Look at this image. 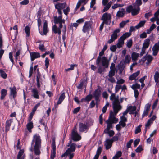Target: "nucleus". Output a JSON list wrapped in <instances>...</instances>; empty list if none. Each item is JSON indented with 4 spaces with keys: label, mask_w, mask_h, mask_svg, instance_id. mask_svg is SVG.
<instances>
[{
    "label": "nucleus",
    "mask_w": 159,
    "mask_h": 159,
    "mask_svg": "<svg viewBox=\"0 0 159 159\" xmlns=\"http://www.w3.org/2000/svg\"><path fill=\"white\" fill-rule=\"evenodd\" d=\"M93 97V96L92 94H89L87 95L85 98V102H89L91 100Z\"/></svg>",
    "instance_id": "obj_42"
},
{
    "label": "nucleus",
    "mask_w": 159,
    "mask_h": 159,
    "mask_svg": "<svg viewBox=\"0 0 159 159\" xmlns=\"http://www.w3.org/2000/svg\"><path fill=\"white\" fill-rule=\"evenodd\" d=\"M128 107H130V109L129 110V113L131 114H134V111L136 110V107L135 106H130Z\"/></svg>",
    "instance_id": "obj_33"
},
{
    "label": "nucleus",
    "mask_w": 159,
    "mask_h": 159,
    "mask_svg": "<svg viewBox=\"0 0 159 159\" xmlns=\"http://www.w3.org/2000/svg\"><path fill=\"white\" fill-rule=\"evenodd\" d=\"M29 3V0H24L20 2V4L21 5H26Z\"/></svg>",
    "instance_id": "obj_63"
},
{
    "label": "nucleus",
    "mask_w": 159,
    "mask_h": 159,
    "mask_svg": "<svg viewBox=\"0 0 159 159\" xmlns=\"http://www.w3.org/2000/svg\"><path fill=\"white\" fill-rule=\"evenodd\" d=\"M10 95L13 96V98L15 100V98L16 97V94L17 93L16 87L15 86L13 88L10 87Z\"/></svg>",
    "instance_id": "obj_14"
},
{
    "label": "nucleus",
    "mask_w": 159,
    "mask_h": 159,
    "mask_svg": "<svg viewBox=\"0 0 159 159\" xmlns=\"http://www.w3.org/2000/svg\"><path fill=\"white\" fill-rule=\"evenodd\" d=\"M70 9L69 7H67L65 9L63 10V11L64 14L66 15L67 16L68 13L70 12Z\"/></svg>",
    "instance_id": "obj_50"
},
{
    "label": "nucleus",
    "mask_w": 159,
    "mask_h": 159,
    "mask_svg": "<svg viewBox=\"0 0 159 159\" xmlns=\"http://www.w3.org/2000/svg\"><path fill=\"white\" fill-rule=\"evenodd\" d=\"M76 129V126L74 127L71 133V139L74 141H79L81 139V136L79 135L77 132Z\"/></svg>",
    "instance_id": "obj_5"
},
{
    "label": "nucleus",
    "mask_w": 159,
    "mask_h": 159,
    "mask_svg": "<svg viewBox=\"0 0 159 159\" xmlns=\"http://www.w3.org/2000/svg\"><path fill=\"white\" fill-rule=\"evenodd\" d=\"M131 61V57L129 55H126L125 57V59L123 62L125 64L129 63Z\"/></svg>",
    "instance_id": "obj_34"
},
{
    "label": "nucleus",
    "mask_w": 159,
    "mask_h": 159,
    "mask_svg": "<svg viewBox=\"0 0 159 159\" xmlns=\"http://www.w3.org/2000/svg\"><path fill=\"white\" fill-rule=\"evenodd\" d=\"M153 59L152 57L150 55H148L147 56H145L143 58V61H145V60H147V62H146V64L148 65L151 62Z\"/></svg>",
    "instance_id": "obj_21"
},
{
    "label": "nucleus",
    "mask_w": 159,
    "mask_h": 159,
    "mask_svg": "<svg viewBox=\"0 0 159 159\" xmlns=\"http://www.w3.org/2000/svg\"><path fill=\"white\" fill-rule=\"evenodd\" d=\"M102 148L101 147L99 146L97 150V152H96V154H97L100 155L101 154L102 151Z\"/></svg>",
    "instance_id": "obj_54"
},
{
    "label": "nucleus",
    "mask_w": 159,
    "mask_h": 159,
    "mask_svg": "<svg viewBox=\"0 0 159 159\" xmlns=\"http://www.w3.org/2000/svg\"><path fill=\"white\" fill-rule=\"evenodd\" d=\"M65 98V93L63 92L60 96L57 103V105L61 104Z\"/></svg>",
    "instance_id": "obj_18"
},
{
    "label": "nucleus",
    "mask_w": 159,
    "mask_h": 159,
    "mask_svg": "<svg viewBox=\"0 0 159 159\" xmlns=\"http://www.w3.org/2000/svg\"><path fill=\"white\" fill-rule=\"evenodd\" d=\"M66 146L69 147V148L66 151L70 154L75 151L76 148V144L75 143H72L71 140H70Z\"/></svg>",
    "instance_id": "obj_8"
},
{
    "label": "nucleus",
    "mask_w": 159,
    "mask_h": 159,
    "mask_svg": "<svg viewBox=\"0 0 159 159\" xmlns=\"http://www.w3.org/2000/svg\"><path fill=\"white\" fill-rule=\"evenodd\" d=\"M49 65V60L48 59L47 57L45 58V66L46 67V68L47 69Z\"/></svg>",
    "instance_id": "obj_56"
},
{
    "label": "nucleus",
    "mask_w": 159,
    "mask_h": 159,
    "mask_svg": "<svg viewBox=\"0 0 159 159\" xmlns=\"http://www.w3.org/2000/svg\"><path fill=\"white\" fill-rule=\"evenodd\" d=\"M67 4L65 2L62 3H59L55 5V8L57 10V12L59 14H62L61 10L64 9L66 6Z\"/></svg>",
    "instance_id": "obj_7"
},
{
    "label": "nucleus",
    "mask_w": 159,
    "mask_h": 159,
    "mask_svg": "<svg viewBox=\"0 0 159 159\" xmlns=\"http://www.w3.org/2000/svg\"><path fill=\"white\" fill-rule=\"evenodd\" d=\"M30 29L28 26H26L25 28V31L26 34V36L29 37L30 34Z\"/></svg>",
    "instance_id": "obj_44"
},
{
    "label": "nucleus",
    "mask_w": 159,
    "mask_h": 159,
    "mask_svg": "<svg viewBox=\"0 0 159 159\" xmlns=\"http://www.w3.org/2000/svg\"><path fill=\"white\" fill-rule=\"evenodd\" d=\"M140 141V139H138L135 140L134 142V147H136L139 143Z\"/></svg>",
    "instance_id": "obj_55"
},
{
    "label": "nucleus",
    "mask_w": 159,
    "mask_h": 159,
    "mask_svg": "<svg viewBox=\"0 0 159 159\" xmlns=\"http://www.w3.org/2000/svg\"><path fill=\"white\" fill-rule=\"evenodd\" d=\"M112 107L114 112L112 111H110L109 118H112L113 117H115L116 114L118 113L119 111L122 108L113 105H112Z\"/></svg>",
    "instance_id": "obj_11"
},
{
    "label": "nucleus",
    "mask_w": 159,
    "mask_h": 159,
    "mask_svg": "<svg viewBox=\"0 0 159 159\" xmlns=\"http://www.w3.org/2000/svg\"><path fill=\"white\" fill-rule=\"evenodd\" d=\"M32 92L33 93V96L36 99L39 98V96L38 94L39 92L36 88L32 89Z\"/></svg>",
    "instance_id": "obj_20"
},
{
    "label": "nucleus",
    "mask_w": 159,
    "mask_h": 159,
    "mask_svg": "<svg viewBox=\"0 0 159 159\" xmlns=\"http://www.w3.org/2000/svg\"><path fill=\"white\" fill-rule=\"evenodd\" d=\"M108 119H109L113 123H116L118 121V119L116 118L115 117L109 118Z\"/></svg>",
    "instance_id": "obj_46"
},
{
    "label": "nucleus",
    "mask_w": 159,
    "mask_h": 159,
    "mask_svg": "<svg viewBox=\"0 0 159 159\" xmlns=\"http://www.w3.org/2000/svg\"><path fill=\"white\" fill-rule=\"evenodd\" d=\"M132 11V15L133 16H135L139 13L140 11V7H134Z\"/></svg>",
    "instance_id": "obj_28"
},
{
    "label": "nucleus",
    "mask_w": 159,
    "mask_h": 159,
    "mask_svg": "<svg viewBox=\"0 0 159 159\" xmlns=\"http://www.w3.org/2000/svg\"><path fill=\"white\" fill-rule=\"evenodd\" d=\"M31 60L33 61L35 59L39 57H40V54L38 52H32L30 54Z\"/></svg>",
    "instance_id": "obj_19"
},
{
    "label": "nucleus",
    "mask_w": 159,
    "mask_h": 159,
    "mask_svg": "<svg viewBox=\"0 0 159 159\" xmlns=\"http://www.w3.org/2000/svg\"><path fill=\"white\" fill-rule=\"evenodd\" d=\"M131 87L133 90H137L136 89H139L140 88V85L138 83H136L135 84H133Z\"/></svg>",
    "instance_id": "obj_41"
},
{
    "label": "nucleus",
    "mask_w": 159,
    "mask_h": 159,
    "mask_svg": "<svg viewBox=\"0 0 159 159\" xmlns=\"http://www.w3.org/2000/svg\"><path fill=\"white\" fill-rule=\"evenodd\" d=\"M89 127L87 125L84 124L80 123L79 125V130L80 132H82L85 131H87Z\"/></svg>",
    "instance_id": "obj_12"
},
{
    "label": "nucleus",
    "mask_w": 159,
    "mask_h": 159,
    "mask_svg": "<svg viewBox=\"0 0 159 159\" xmlns=\"http://www.w3.org/2000/svg\"><path fill=\"white\" fill-rule=\"evenodd\" d=\"M142 126V125H140L137 127L135 129V134H137L138 133H139L141 132V127Z\"/></svg>",
    "instance_id": "obj_48"
},
{
    "label": "nucleus",
    "mask_w": 159,
    "mask_h": 159,
    "mask_svg": "<svg viewBox=\"0 0 159 159\" xmlns=\"http://www.w3.org/2000/svg\"><path fill=\"white\" fill-rule=\"evenodd\" d=\"M155 82L157 84L159 82V73L158 71H156L154 76Z\"/></svg>",
    "instance_id": "obj_37"
},
{
    "label": "nucleus",
    "mask_w": 159,
    "mask_h": 159,
    "mask_svg": "<svg viewBox=\"0 0 159 159\" xmlns=\"http://www.w3.org/2000/svg\"><path fill=\"white\" fill-rule=\"evenodd\" d=\"M98 66V73L101 74L102 72L104 71L106 68L104 66H103L104 67H103L102 66H100V64Z\"/></svg>",
    "instance_id": "obj_36"
},
{
    "label": "nucleus",
    "mask_w": 159,
    "mask_h": 159,
    "mask_svg": "<svg viewBox=\"0 0 159 159\" xmlns=\"http://www.w3.org/2000/svg\"><path fill=\"white\" fill-rule=\"evenodd\" d=\"M140 74V71H138L135 73H133L129 77V80H135L136 81V78Z\"/></svg>",
    "instance_id": "obj_26"
},
{
    "label": "nucleus",
    "mask_w": 159,
    "mask_h": 159,
    "mask_svg": "<svg viewBox=\"0 0 159 159\" xmlns=\"http://www.w3.org/2000/svg\"><path fill=\"white\" fill-rule=\"evenodd\" d=\"M59 15H60L58 17L56 16L54 17V22L55 24H58L61 22V20L62 18V14Z\"/></svg>",
    "instance_id": "obj_25"
},
{
    "label": "nucleus",
    "mask_w": 159,
    "mask_h": 159,
    "mask_svg": "<svg viewBox=\"0 0 159 159\" xmlns=\"http://www.w3.org/2000/svg\"><path fill=\"white\" fill-rule=\"evenodd\" d=\"M96 103H95V101L94 100H92L91 103H90V105H89V107L91 108H93L95 105Z\"/></svg>",
    "instance_id": "obj_57"
},
{
    "label": "nucleus",
    "mask_w": 159,
    "mask_h": 159,
    "mask_svg": "<svg viewBox=\"0 0 159 159\" xmlns=\"http://www.w3.org/2000/svg\"><path fill=\"white\" fill-rule=\"evenodd\" d=\"M112 105L122 108V107L120 104V101L119 100V96H116L115 101H114L112 102Z\"/></svg>",
    "instance_id": "obj_17"
},
{
    "label": "nucleus",
    "mask_w": 159,
    "mask_h": 159,
    "mask_svg": "<svg viewBox=\"0 0 159 159\" xmlns=\"http://www.w3.org/2000/svg\"><path fill=\"white\" fill-rule=\"evenodd\" d=\"M115 69L111 70L109 72V74L108 75V76L110 78H111V77H112V76L115 75Z\"/></svg>",
    "instance_id": "obj_47"
},
{
    "label": "nucleus",
    "mask_w": 159,
    "mask_h": 159,
    "mask_svg": "<svg viewBox=\"0 0 159 159\" xmlns=\"http://www.w3.org/2000/svg\"><path fill=\"white\" fill-rule=\"evenodd\" d=\"M87 82V78L84 80H80V84L77 86V88L79 89H82L83 86L84 85L85 82Z\"/></svg>",
    "instance_id": "obj_27"
},
{
    "label": "nucleus",
    "mask_w": 159,
    "mask_h": 159,
    "mask_svg": "<svg viewBox=\"0 0 159 159\" xmlns=\"http://www.w3.org/2000/svg\"><path fill=\"white\" fill-rule=\"evenodd\" d=\"M26 128L29 132L31 133L32 132V129L33 128V123L32 121H29L26 125Z\"/></svg>",
    "instance_id": "obj_23"
},
{
    "label": "nucleus",
    "mask_w": 159,
    "mask_h": 159,
    "mask_svg": "<svg viewBox=\"0 0 159 159\" xmlns=\"http://www.w3.org/2000/svg\"><path fill=\"white\" fill-rule=\"evenodd\" d=\"M102 97L104 98L107 99L108 98V95L106 91L103 92L102 94Z\"/></svg>",
    "instance_id": "obj_64"
},
{
    "label": "nucleus",
    "mask_w": 159,
    "mask_h": 159,
    "mask_svg": "<svg viewBox=\"0 0 159 159\" xmlns=\"http://www.w3.org/2000/svg\"><path fill=\"white\" fill-rule=\"evenodd\" d=\"M112 143L110 139H107L104 144L106 149L108 150L110 149L112 146Z\"/></svg>",
    "instance_id": "obj_15"
},
{
    "label": "nucleus",
    "mask_w": 159,
    "mask_h": 159,
    "mask_svg": "<svg viewBox=\"0 0 159 159\" xmlns=\"http://www.w3.org/2000/svg\"><path fill=\"white\" fill-rule=\"evenodd\" d=\"M146 23V21L143 20L140 21L137 25L135 26L136 29H138L141 27L144 26Z\"/></svg>",
    "instance_id": "obj_32"
},
{
    "label": "nucleus",
    "mask_w": 159,
    "mask_h": 159,
    "mask_svg": "<svg viewBox=\"0 0 159 159\" xmlns=\"http://www.w3.org/2000/svg\"><path fill=\"white\" fill-rule=\"evenodd\" d=\"M132 45V41L131 39L129 40L127 43V46L129 48L131 47Z\"/></svg>",
    "instance_id": "obj_59"
},
{
    "label": "nucleus",
    "mask_w": 159,
    "mask_h": 159,
    "mask_svg": "<svg viewBox=\"0 0 159 159\" xmlns=\"http://www.w3.org/2000/svg\"><path fill=\"white\" fill-rule=\"evenodd\" d=\"M9 58L10 60L12 62V64L13 65L14 63V61L13 60V56H12V53L11 52H10L9 53Z\"/></svg>",
    "instance_id": "obj_58"
},
{
    "label": "nucleus",
    "mask_w": 159,
    "mask_h": 159,
    "mask_svg": "<svg viewBox=\"0 0 159 159\" xmlns=\"http://www.w3.org/2000/svg\"><path fill=\"white\" fill-rule=\"evenodd\" d=\"M0 74L1 76L4 79H6L7 77V74L2 69H0Z\"/></svg>",
    "instance_id": "obj_43"
},
{
    "label": "nucleus",
    "mask_w": 159,
    "mask_h": 159,
    "mask_svg": "<svg viewBox=\"0 0 159 159\" xmlns=\"http://www.w3.org/2000/svg\"><path fill=\"white\" fill-rule=\"evenodd\" d=\"M7 91L6 89H3L1 90V96L0 98L1 100H3L4 99L7 95Z\"/></svg>",
    "instance_id": "obj_31"
},
{
    "label": "nucleus",
    "mask_w": 159,
    "mask_h": 159,
    "mask_svg": "<svg viewBox=\"0 0 159 159\" xmlns=\"http://www.w3.org/2000/svg\"><path fill=\"white\" fill-rule=\"evenodd\" d=\"M92 25V21H86L83 26L82 31L84 33H88L91 28Z\"/></svg>",
    "instance_id": "obj_9"
},
{
    "label": "nucleus",
    "mask_w": 159,
    "mask_h": 159,
    "mask_svg": "<svg viewBox=\"0 0 159 159\" xmlns=\"http://www.w3.org/2000/svg\"><path fill=\"white\" fill-rule=\"evenodd\" d=\"M52 30L55 34L58 33L59 35V38H61L60 35L61 34V30L60 29H58L56 25H54L52 28Z\"/></svg>",
    "instance_id": "obj_16"
},
{
    "label": "nucleus",
    "mask_w": 159,
    "mask_h": 159,
    "mask_svg": "<svg viewBox=\"0 0 159 159\" xmlns=\"http://www.w3.org/2000/svg\"><path fill=\"white\" fill-rule=\"evenodd\" d=\"M111 14L105 13L102 15L101 20L106 25H110L111 22Z\"/></svg>",
    "instance_id": "obj_4"
},
{
    "label": "nucleus",
    "mask_w": 159,
    "mask_h": 159,
    "mask_svg": "<svg viewBox=\"0 0 159 159\" xmlns=\"http://www.w3.org/2000/svg\"><path fill=\"white\" fill-rule=\"evenodd\" d=\"M13 122V119H11L7 120L5 123V132H6L8 131L10 129V126Z\"/></svg>",
    "instance_id": "obj_13"
},
{
    "label": "nucleus",
    "mask_w": 159,
    "mask_h": 159,
    "mask_svg": "<svg viewBox=\"0 0 159 159\" xmlns=\"http://www.w3.org/2000/svg\"><path fill=\"white\" fill-rule=\"evenodd\" d=\"M106 123L107 124V128L110 129L111 128H112V125L113 123L109 119L107 120L106 122Z\"/></svg>",
    "instance_id": "obj_38"
},
{
    "label": "nucleus",
    "mask_w": 159,
    "mask_h": 159,
    "mask_svg": "<svg viewBox=\"0 0 159 159\" xmlns=\"http://www.w3.org/2000/svg\"><path fill=\"white\" fill-rule=\"evenodd\" d=\"M129 22V20L126 21H123L120 24V28H123L125 25L128 22Z\"/></svg>",
    "instance_id": "obj_45"
},
{
    "label": "nucleus",
    "mask_w": 159,
    "mask_h": 159,
    "mask_svg": "<svg viewBox=\"0 0 159 159\" xmlns=\"http://www.w3.org/2000/svg\"><path fill=\"white\" fill-rule=\"evenodd\" d=\"M33 68L32 66H30V69L29 77L30 78L32 76L33 73Z\"/></svg>",
    "instance_id": "obj_52"
},
{
    "label": "nucleus",
    "mask_w": 159,
    "mask_h": 159,
    "mask_svg": "<svg viewBox=\"0 0 159 159\" xmlns=\"http://www.w3.org/2000/svg\"><path fill=\"white\" fill-rule=\"evenodd\" d=\"M41 137L39 134H34L31 143V146L29 149L32 152H34L37 155H40L41 153L40 149L41 148Z\"/></svg>",
    "instance_id": "obj_1"
},
{
    "label": "nucleus",
    "mask_w": 159,
    "mask_h": 159,
    "mask_svg": "<svg viewBox=\"0 0 159 159\" xmlns=\"http://www.w3.org/2000/svg\"><path fill=\"white\" fill-rule=\"evenodd\" d=\"M133 7L132 5H129L128 7L126 9V12L128 13H132V10H133Z\"/></svg>",
    "instance_id": "obj_49"
},
{
    "label": "nucleus",
    "mask_w": 159,
    "mask_h": 159,
    "mask_svg": "<svg viewBox=\"0 0 159 159\" xmlns=\"http://www.w3.org/2000/svg\"><path fill=\"white\" fill-rule=\"evenodd\" d=\"M101 94V88L99 86H98V88L95 90L93 93V97L95 98L96 103L99 101V98Z\"/></svg>",
    "instance_id": "obj_6"
},
{
    "label": "nucleus",
    "mask_w": 159,
    "mask_h": 159,
    "mask_svg": "<svg viewBox=\"0 0 159 159\" xmlns=\"http://www.w3.org/2000/svg\"><path fill=\"white\" fill-rule=\"evenodd\" d=\"M125 64L122 62V61L120 62V63L118 65V69L119 70L120 74H121L125 67Z\"/></svg>",
    "instance_id": "obj_22"
},
{
    "label": "nucleus",
    "mask_w": 159,
    "mask_h": 159,
    "mask_svg": "<svg viewBox=\"0 0 159 159\" xmlns=\"http://www.w3.org/2000/svg\"><path fill=\"white\" fill-rule=\"evenodd\" d=\"M125 11L124 8H121L120 11H119L117 13L116 16L118 17H123L125 14Z\"/></svg>",
    "instance_id": "obj_24"
},
{
    "label": "nucleus",
    "mask_w": 159,
    "mask_h": 159,
    "mask_svg": "<svg viewBox=\"0 0 159 159\" xmlns=\"http://www.w3.org/2000/svg\"><path fill=\"white\" fill-rule=\"evenodd\" d=\"M116 46L115 45H112L110 47V50L113 52H115L116 51Z\"/></svg>",
    "instance_id": "obj_61"
},
{
    "label": "nucleus",
    "mask_w": 159,
    "mask_h": 159,
    "mask_svg": "<svg viewBox=\"0 0 159 159\" xmlns=\"http://www.w3.org/2000/svg\"><path fill=\"white\" fill-rule=\"evenodd\" d=\"M24 152L23 149L20 150L18 154L17 159H24V157L23 156Z\"/></svg>",
    "instance_id": "obj_29"
},
{
    "label": "nucleus",
    "mask_w": 159,
    "mask_h": 159,
    "mask_svg": "<svg viewBox=\"0 0 159 159\" xmlns=\"http://www.w3.org/2000/svg\"><path fill=\"white\" fill-rule=\"evenodd\" d=\"M122 155V153L120 151H118L117 152L116 155L114 156L112 159H118L119 157H120Z\"/></svg>",
    "instance_id": "obj_39"
},
{
    "label": "nucleus",
    "mask_w": 159,
    "mask_h": 159,
    "mask_svg": "<svg viewBox=\"0 0 159 159\" xmlns=\"http://www.w3.org/2000/svg\"><path fill=\"white\" fill-rule=\"evenodd\" d=\"M104 52L102 50L99 54L96 61V64L97 65H99L101 61L102 66H104L105 68H108L109 65V61L107 60V57L103 56L101 57L104 54Z\"/></svg>",
    "instance_id": "obj_2"
},
{
    "label": "nucleus",
    "mask_w": 159,
    "mask_h": 159,
    "mask_svg": "<svg viewBox=\"0 0 159 159\" xmlns=\"http://www.w3.org/2000/svg\"><path fill=\"white\" fill-rule=\"evenodd\" d=\"M143 149L142 148V146L141 145H139L137 148H136V149L135 150V151L136 152H140L142 150H143Z\"/></svg>",
    "instance_id": "obj_53"
},
{
    "label": "nucleus",
    "mask_w": 159,
    "mask_h": 159,
    "mask_svg": "<svg viewBox=\"0 0 159 159\" xmlns=\"http://www.w3.org/2000/svg\"><path fill=\"white\" fill-rule=\"evenodd\" d=\"M150 40L149 38H147L144 41V42L143 44V47H144L145 48H148L150 44Z\"/></svg>",
    "instance_id": "obj_30"
},
{
    "label": "nucleus",
    "mask_w": 159,
    "mask_h": 159,
    "mask_svg": "<svg viewBox=\"0 0 159 159\" xmlns=\"http://www.w3.org/2000/svg\"><path fill=\"white\" fill-rule=\"evenodd\" d=\"M125 39V38L123 36H121L118 39V42L123 45L124 43V40Z\"/></svg>",
    "instance_id": "obj_51"
},
{
    "label": "nucleus",
    "mask_w": 159,
    "mask_h": 159,
    "mask_svg": "<svg viewBox=\"0 0 159 159\" xmlns=\"http://www.w3.org/2000/svg\"><path fill=\"white\" fill-rule=\"evenodd\" d=\"M39 48L42 51H43L45 50L43 44L42 45H39Z\"/></svg>",
    "instance_id": "obj_62"
},
{
    "label": "nucleus",
    "mask_w": 159,
    "mask_h": 159,
    "mask_svg": "<svg viewBox=\"0 0 159 159\" xmlns=\"http://www.w3.org/2000/svg\"><path fill=\"white\" fill-rule=\"evenodd\" d=\"M142 4L141 0H136L135 3L133 4V6L139 7Z\"/></svg>",
    "instance_id": "obj_40"
},
{
    "label": "nucleus",
    "mask_w": 159,
    "mask_h": 159,
    "mask_svg": "<svg viewBox=\"0 0 159 159\" xmlns=\"http://www.w3.org/2000/svg\"><path fill=\"white\" fill-rule=\"evenodd\" d=\"M121 86L120 85H116L115 88V93H117L118 92L119 90L121 88Z\"/></svg>",
    "instance_id": "obj_60"
},
{
    "label": "nucleus",
    "mask_w": 159,
    "mask_h": 159,
    "mask_svg": "<svg viewBox=\"0 0 159 159\" xmlns=\"http://www.w3.org/2000/svg\"><path fill=\"white\" fill-rule=\"evenodd\" d=\"M139 56V54L135 52H133L131 54V57L133 61H136Z\"/></svg>",
    "instance_id": "obj_35"
},
{
    "label": "nucleus",
    "mask_w": 159,
    "mask_h": 159,
    "mask_svg": "<svg viewBox=\"0 0 159 159\" xmlns=\"http://www.w3.org/2000/svg\"><path fill=\"white\" fill-rule=\"evenodd\" d=\"M37 21L38 29L39 33L42 35H46L48 31L47 21L46 20L44 21L43 25V31L42 30H40L39 28L41 26V21L40 17L38 19Z\"/></svg>",
    "instance_id": "obj_3"
},
{
    "label": "nucleus",
    "mask_w": 159,
    "mask_h": 159,
    "mask_svg": "<svg viewBox=\"0 0 159 159\" xmlns=\"http://www.w3.org/2000/svg\"><path fill=\"white\" fill-rule=\"evenodd\" d=\"M52 150L50 158L51 159H54L56 156V146L55 145V139L53 138L51 144Z\"/></svg>",
    "instance_id": "obj_10"
}]
</instances>
